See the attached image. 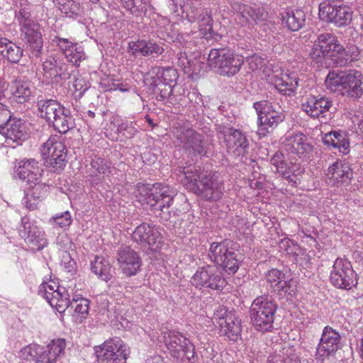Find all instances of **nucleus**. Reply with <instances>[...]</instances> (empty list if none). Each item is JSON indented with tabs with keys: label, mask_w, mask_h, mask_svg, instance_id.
I'll list each match as a JSON object with an SVG mask.
<instances>
[{
	"label": "nucleus",
	"mask_w": 363,
	"mask_h": 363,
	"mask_svg": "<svg viewBox=\"0 0 363 363\" xmlns=\"http://www.w3.org/2000/svg\"><path fill=\"white\" fill-rule=\"evenodd\" d=\"M2 129L6 138L13 141L22 140L26 138V125L21 118H12Z\"/></svg>",
	"instance_id": "27"
},
{
	"label": "nucleus",
	"mask_w": 363,
	"mask_h": 363,
	"mask_svg": "<svg viewBox=\"0 0 363 363\" xmlns=\"http://www.w3.org/2000/svg\"><path fill=\"white\" fill-rule=\"evenodd\" d=\"M72 303H75V306L72 305V308H74L73 317L79 322H82L86 318L89 314V301L84 298H76L75 296L72 298Z\"/></svg>",
	"instance_id": "43"
},
{
	"label": "nucleus",
	"mask_w": 363,
	"mask_h": 363,
	"mask_svg": "<svg viewBox=\"0 0 363 363\" xmlns=\"http://www.w3.org/2000/svg\"><path fill=\"white\" fill-rule=\"evenodd\" d=\"M277 306L271 296L257 297L250 309V323L254 328L262 333L272 331Z\"/></svg>",
	"instance_id": "3"
},
{
	"label": "nucleus",
	"mask_w": 363,
	"mask_h": 363,
	"mask_svg": "<svg viewBox=\"0 0 363 363\" xmlns=\"http://www.w3.org/2000/svg\"><path fill=\"white\" fill-rule=\"evenodd\" d=\"M331 284L338 289L349 290L357 284V277L350 262L337 258L334 262L330 272Z\"/></svg>",
	"instance_id": "10"
},
{
	"label": "nucleus",
	"mask_w": 363,
	"mask_h": 363,
	"mask_svg": "<svg viewBox=\"0 0 363 363\" xmlns=\"http://www.w3.org/2000/svg\"><path fill=\"white\" fill-rule=\"evenodd\" d=\"M316 46L323 50L325 52L330 54L340 45L336 37L328 33L320 34L315 41Z\"/></svg>",
	"instance_id": "42"
},
{
	"label": "nucleus",
	"mask_w": 363,
	"mask_h": 363,
	"mask_svg": "<svg viewBox=\"0 0 363 363\" xmlns=\"http://www.w3.org/2000/svg\"><path fill=\"white\" fill-rule=\"evenodd\" d=\"M46 166L50 171L56 173L61 172L67 164V154H61L59 157L53 158H47L45 161Z\"/></svg>",
	"instance_id": "47"
},
{
	"label": "nucleus",
	"mask_w": 363,
	"mask_h": 363,
	"mask_svg": "<svg viewBox=\"0 0 363 363\" xmlns=\"http://www.w3.org/2000/svg\"><path fill=\"white\" fill-rule=\"evenodd\" d=\"M43 70L48 77L53 78L60 76L62 67L57 63L55 58L45 60L43 63Z\"/></svg>",
	"instance_id": "49"
},
{
	"label": "nucleus",
	"mask_w": 363,
	"mask_h": 363,
	"mask_svg": "<svg viewBox=\"0 0 363 363\" xmlns=\"http://www.w3.org/2000/svg\"><path fill=\"white\" fill-rule=\"evenodd\" d=\"M62 289H60L57 284L53 281L48 283L45 282L40 284L39 287V295L45 298L47 301L50 299L60 297Z\"/></svg>",
	"instance_id": "44"
},
{
	"label": "nucleus",
	"mask_w": 363,
	"mask_h": 363,
	"mask_svg": "<svg viewBox=\"0 0 363 363\" xmlns=\"http://www.w3.org/2000/svg\"><path fill=\"white\" fill-rule=\"evenodd\" d=\"M219 327L224 335L233 341L238 340L242 331L240 320L235 315V313L230 314L225 323Z\"/></svg>",
	"instance_id": "34"
},
{
	"label": "nucleus",
	"mask_w": 363,
	"mask_h": 363,
	"mask_svg": "<svg viewBox=\"0 0 363 363\" xmlns=\"http://www.w3.org/2000/svg\"><path fill=\"white\" fill-rule=\"evenodd\" d=\"M0 53L12 63H17L23 55V50L6 38L0 39Z\"/></svg>",
	"instance_id": "33"
},
{
	"label": "nucleus",
	"mask_w": 363,
	"mask_h": 363,
	"mask_svg": "<svg viewBox=\"0 0 363 363\" xmlns=\"http://www.w3.org/2000/svg\"><path fill=\"white\" fill-rule=\"evenodd\" d=\"M118 262L123 273L127 277L135 275L142 264L139 255L128 246L118 250Z\"/></svg>",
	"instance_id": "19"
},
{
	"label": "nucleus",
	"mask_w": 363,
	"mask_h": 363,
	"mask_svg": "<svg viewBox=\"0 0 363 363\" xmlns=\"http://www.w3.org/2000/svg\"><path fill=\"white\" fill-rule=\"evenodd\" d=\"M348 62L345 48L340 44L337 45L335 50L328 54V57H326V67H342L347 65Z\"/></svg>",
	"instance_id": "39"
},
{
	"label": "nucleus",
	"mask_w": 363,
	"mask_h": 363,
	"mask_svg": "<svg viewBox=\"0 0 363 363\" xmlns=\"http://www.w3.org/2000/svg\"><path fill=\"white\" fill-rule=\"evenodd\" d=\"M362 74L357 70L330 71L325 81L327 89L330 91H363L362 85Z\"/></svg>",
	"instance_id": "8"
},
{
	"label": "nucleus",
	"mask_w": 363,
	"mask_h": 363,
	"mask_svg": "<svg viewBox=\"0 0 363 363\" xmlns=\"http://www.w3.org/2000/svg\"><path fill=\"white\" fill-rule=\"evenodd\" d=\"M24 27L21 28L24 33L25 40L30 45L32 53L35 57H39L43 48L42 34L40 31V26L33 21L30 23H25Z\"/></svg>",
	"instance_id": "22"
},
{
	"label": "nucleus",
	"mask_w": 363,
	"mask_h": 363,
	"mask_svg": "<svg viewBox=\"0 0 363 363\" xmlns=\"http://www.w3.org/2000/svg\"><path fill=\"white\" fill-rule=\"evenodd\" d=\"M327 177L333 186H339L352 178V172L347 164L337 160L328 167Z\"/></svg>",
	"instance_id": "23"
},
{
	"label": "nucleus",
	"mask_w": 363,
	"mask_h": 363,
	"mask_svg": "<svg viewBox=\"0 0 363 363\" xmlns=\"http://www.w3.org/2000/svg\"><path fill=\"white\" fill-rule=\"evenodd\" d=\"M266 281L271 289L277 288L278 291L291 294V281L285 280V274L277 269H272L266 274Z\"/></svg>",
	"instance_id": "30"
},
{
	"label": "nucleus",
	"mask_w": 363,
	"mask_h": 363,
	"mask_svg": "<svg viewBox=\"0 0 363 363\" xmlns=\"http://www.w3.org/2000/svg\"><path fill=\"white\" fill-rule=\"evenodd\" d=\"M40 152L46 159L60 157L61 154H67L65 145L57 135L50 136L41 147Z\"/></svg>",
	"instance_id": "29"
},
{
	"label": "nucleus",
	"mask_w": 363,
	"mask_h": 363,
	"mask_svg": "<svg viewBox=\"0 0 363 363\" xmlns=\"http://www.w3.org/2000/svg\"><path fill=\"white\" fill-rule=\"evenodd\" d=\"M286 151L303 155L311 150V145L307 143L306 136L302 133L292 134L287 136L284 142Z\"/></svg>",
	"instance_id": "25"
},
{
	"label": "nucleus",
	"mask_w": 363,
	"mask_h": 363,
	"mask_svg": "<svg viewBox=\"0 0 363 363\" xmlns=\"http://www.w3.org/2000/svg\"><path fill=\"white\" fill-rule=\"evenodd\" d=\"M244 60L227 48L211 49L208 57L209 66L221 75L233 76L238 73Z\"/></svg>",
	"instance_id": "5"
},
{
	"label": "nucleus",
	"mask_w": 363,
	"mask_h": 363,
	"mask_svg": "<svg viewBox=\"0 0 363 363\" xmlns=\"http://www.w3.org/2000/svg\"><path fill=\"white\" fill-rule=\"evenodd\" d=\"M269 363H301L298 355L295 353L294 347H284L282 350V355L276 354L268 359Z\"/></svg>",
	"instance_id": "40"
},
{
	"label": "nucleus",
	"mask_w": 363,
	"mask_h": 363,
	"mask_svg": "<svg viewBox=\"0 0 363 363\" xmlns=\"http://www.w3.org/2000/svg\"><path fill=\"white\" fill-rule=\"evenodd\" d=\"M14 172L19 179L28 185H32L33 183L41 179L43 169L36 160L23 158L16 161Z\"/></svg>",
	"instance_id": "18"
},
{
	"label": "nucleus",
	"mask_w": 363,
	"mask_h": 363,
	"mask_svg": "<svg viewBox=\"0 0 363 363\" xmlns=\"http://www.w3.org/2000/svg\"><path fill=\"white\" fill-rule=\"evenodd\" d=\"M231 6L233 11L237 13L240 23L242 26H246L250 23L251 6L239 1L233 2Z\"/></svg>",
	"instance_id": "45"
},
{
	"label": "nucleus",
	"mask_w": 363,
	"mask_h": 363,
	"mask_svg": "<svg viewBox=\"0 0 363 363\" xmlns=\"http://www.w3.org/2000/svg\"><path fill=\"white\" fill-rule=\"evenodd\" d=\"M275 172L279 174L284 178H285L289 182H292L293 179L291 178V171L290 168L288 167L287 163L284 161L282 165H278L277 167L275 168Z\"/></svg>",
	"instance_id": "58"
},
{
	"label": "nucleus",
	"mask_w": 363,
	"mask_h": 363,
	"mask_svg": "<svg viewBox=\"0 0 363 363\" xmlns=\"http://www.w3.org/2000/svg\"><path fill=\"white\" fill-rule=\"evenodd\" d=\"M247 62H248L249 67L252 71L262 69L266 63V60L264 59L257 55L248 57L247 58Z\"/></svg>",
	"instance_id": "55"
},
{
	"label": "nucleus",
	"mask_w": 363,
	"mask_h": 363,
	"mask_svg": "<svg viewBox=\"0 0 363 363\" xmlns=\"http://www.w3.org/2000/svg\"><path fill=\"white\" fill-rule=\"evenodd\" d=\"M184 179H182L184 186L192 191H199L207 201L220 199L224 191L223 181L218 177L201 170L199 167L190 166L183 168Z\"/></svg>",
	"instance_id": "1"
},
{
	"label": "nucleus",
	"mask_w": 363,
	"mask_h": 363,
	"mask_svg": "<svg viewBox=\"0 0 363 363\" xmlns=\"http://www.w3.org/2000/svg\"><path fill=\"white\" fill-rule=\"evenodd\" d=\"M121 4L133 15H138L140 11H143V9L135 6L134 0H121Z\"/></svg>",
	"instance_id": "62"
},
{
	"label": "nucleus",
	"mask_w": 363,
	"mask_h": 363,
	"mask_svg": "<svg viewBox=\"0 0 363 363\" xmlns=\"http://www.w3.org/2000/svg\"><path fill=\"white\" fill-rule=\"evenodd\" d=\"M143 201L150 207L157 217L163 220L169 218V208L176 196L175 191L169 186L155 183L151 186H143L140 189Z\"/></svg>",
	"instance_id": "2"
},
{
	"label": "nucleus",
	"mask_w": 363,
	"mask_h": 363,
	"mask_svg": "<svg viewBox=\"0 0 363 363\" xmlns=\"http://www.w3.org/2000/svg\"><path fill=\"white\" fill-rule=\"evenodd\" d=\"M282 20L290 30L298 31L305 25L306 16L301 9L291 10L283 15Z\"/></svg>",
	"instance_id": "35"
},
{
	"label": "nucleus",
	"mask_w": 363,
	"mask_h": 363,
	"mask_svg": "<svg viewBox=\"0 0 363 363\" xmlns=\"http://www.w3.org/2000/svg\"><path fill=\"white\" fill-rule=\"evenodd\" d=\"M147 81L149 82L150 85L151 86V87H150V89H157L158 91H163L164 89L167 90L166 87L162 88V86H166L167 85V84L162 82L160 78L151 77L149 79H146L145 82L147 84Z\"/></svg>",
	"instance_id": "63"
},
{
	"label": "nucleus",
	"mask_w": 363,
	"mask_h": 363,
	"mask_svg": "<svg viewBox=\"0 0 363 363\" xmlns=\"http://www.w3.org/2000/svg\"><path fill=\"white\" fill-rule=\"evenodd\" d=\"M266 13L264 10L262 8H252L251 7L250 20L257 23L259 21L264 20Z\"/></svg>",
	"instance_id": "59"
},
{
	"label": "nucleus",
	"mask_w": 363,
	"mask_h": 363,
	"mask_svg": "<svg viewBox=\"0 0 363 363\" xmlns=\"http://www.w3.org/2000/svg\"><path fill=\"white\" fill-rule=\"evenodd\" d=\"M234 245L235 244L232 240H225L220 242H213L209 249L211 259L228 274H234L240 266Z\"/></svg>",
	"instance_id": "4"
},
{
	"label": "nucleus",
	"mask_w": 363,
	"mask_h": 363,
	"mask_svg": "<svg viewBox=\"0 0 363 363\" xmlns=\"http://www.w3.org/2000/svg\"><path fill=\"white\" fill-rule=\"evenodd\" d=\"M91 271L104 281H108L111 277L112 267L109 262L103 257L96 256L91 263Z\"/></svg>",
	"instance_id": "36"
},
{
	"label": "nucleus",
	"mask_w": 363,
	"mask_h": 363,
	"mask_svg": "<svg viewBox=\"0 0 363 363\" xmlns=\"http://www.w3.org/2000/svg\"><path fill=\"white\" fill-rule=\"evenodd\" d=\"M319 17L327 23H333L337 27L349 25L352 18L351 8L345 5H337L323 1L319 5Z\"/></svg>",
	"instance_id": "11"
},
{
	"label": "nucleus",
	"mask_w": 363,
	"mask_h": 363,
	"mask_svg": "<svg viewBox=\"0 0 363 363\" xmlns=\"http://www.w3.org/2000/svg\"><path fill=\"white\" fill-rule=\"evenodd\" d=\"M172 133L178 145L182 147L188 153L194 155L206 153L202 135L194 129L179 126L174 128Z\"/></svg>",
	"instance_id": "12"
},
{
	"label": "nucleus",
	"mask_w": 363,
	"mask_h": 363,
	"mask_svg": "<svg viewBox=\"0 0 363 363\" xmlns=\"http://www.w3.org/2000/svg\"><path fill=\"white\" fill-rule=\"evenodd\" d=\"M177 64L184 74L192 79L199 74L203 66V63L196 57L189 59L185 52L178 54Z\"/></svg>",
	"instance_id": "26"
},
{
	"label": "nucleus",
	"mask_w": 363,
	"mask_h": 363,
	"mask_svg": "<svg viewBox=\"0 0 363 363\" xmlns=\"http://www.w3.org/2000/svg\"><path fill=\"white\" fill-rule=\"evenodd\" d=\"M12 88L16 91H30L33 84L28 77L20 76L13 82Z\"/></svg>",
	"instance_id": "54"
},
{
	"label": "nucleus",
	"mask_w": 363,
	"mask_h": 363,
	"mask_svg": "<svg viewBox=\"0 0 363 363\" xmlns=\"http://www.w3.org/2000/svg\"><path fill=\"white\" fill-rule=\"evenodd\" d=\"M342 347L341 337L338 332L330 326H325L316 349V359L323 362L333 356Z\"/></svg>",
	"instance_id": "16"
},
{
	"label": "nucleus",
	"mask_w": 363,
	"mask_h": 363,
	"mask_svg": "<svg viewBox=\"0 0 363 363\" xmlns=\"http://www.w3.org/2000/svg\"><path fill=\"white\" fill-rule=\"evenodd\" d=\"M57 45L63 52V54L65 55V52L71 51L73 49H76L77 45H74L72 43L69 41L65 38H58L57 39Z\"/></svg>",
	"instance_id": "64"
},
{
	"label": "nucleus",
	"mask_w": 363,
	"mask_h": 363,
	"mask_svg": "<svg viewBox=\"0 0 363 363\" xmlns=\"http://www.w3.org/2000/svg\"><path fill=\"white\" fill-rule=\"evenodd\" d=\"M332 102L325 97L310 99L306 104H303L304 111L307 114L315 118L320 116L323 112L328 111Z\"/></svg>",
	"instance_id": "32"
},
{
	"label": "nucleus",
	"mask_w": 363,
	"mask_h": 363,
	"mask_svg": "<svg viewBox=\"0 0 363 363\" xmlns=\"http://www.w3.org/2000/svg\"><path fill=\"white\" fill-rule=\"evenodd\" d=\"M65 57L67 60L76 66L79 65V62L84 59V53L80 50V48L76 46V49L65 52Z\"/></svg>",
	"instance_id": "53"
},
{
	"label": "nucleus",
	"mask_w": 363,
	"mask_h": 363,
	"mask_svg": "<svg viewBox=\"0 0 363 363\" xmlns=\"http://www.w3.org/2000/svg\"><path fill=\"white\" fill-rule=\"evenodd\" d=\"M60 295V297L50 299L48 303H49L52 307L55 308L56 310L61 313L65 312L69 306H72L73 303L69 301V296L65 289H62V291Z\"/></svg>",
	"instance_id": "46"
},
{
	"label": "nucleus",
	"mask_w": 363,
	"mask_h": 363,
	"mask_svg": "<svg viewBox=\"0 0 363 363\" xmlns=\"http://www.w3.org/2000/svg\"><path fill=\"white\" fill-rule=\"evenodd\" d=\"M22 228L19 230L21 237L33 250H41L48 245L45 233L26 217L22 218Z\"/></svg>",
	"instance_id": "17"
},
{
	"label": "nucleus",
	"mask_w": 363,
	"mask_h": 363,
	"mask_svg": "<svg viewBox=\"0 0 363 363\" xmlns=\"http://www.w3.org/2000/svg\"><path fill=\"white\" fill-rule=\"evenodd\" d=\"M111 123L117 126V133L122 134L127 139L133 138L138 133L134 122L122 120L118 115L112 117Z\"/></svg>",
	"instance_id": "37"
},
{
	"label": "nucleus",
	"mask_w": 363,
	"mask_h": 363,
	"mask_svg": "<svg viewBox=\"0 0 363 363\" xmlns=\"http://www.w3.org/2000/svg\"><path fill=\"white\" fill-rule=\"evenodd\" d=\"M164 342L172 357H185L191 360L195 356V348L189 339L176 331H170L164 337Z\"/></svg>",
	"instance_id": "15"
},
{
	"label": "nucleus",
	"mask_w": 363,
	"mask_h": 363,
	"mask_svg": "<svg viewBox=\"0 0 363 363\" xmlns=\"http://www.w3.org/2000/svg\"><path fill=\"white\" fill-rule=\"evenodd\" d=\"M230 314H235L232 311H228L226 307L219 306L213 311L212 319L214 323H216L218 326H220L225 321L227 320Z\"/></svg>",
	"instance_id": "50"
},
{
	"label": "nucleus",
	"mask_w": 363,
	"mask_h": 363,
	"mask_svg": "<svg viewBox=\"0 0 363 363\" xmlns=\"http://www.w3.org/2000/svg\"><path fill=\"white\" fill-rule=\"evenodd\" d=\"M225 141L228 152L235 157H242L248 153L250 141L247 135L241 130L230 128L225 135Z\"/></svg>",
	"instance_id": "20"
},
{
	"label": "nucleus",
	"mask_w": 363,
	"mask_h": 363,
	"mask_svg": "<svg viewBox=\"0 0 363 363\" xmlns=\"http://www.w3.org/2000/svg\"><path fill=\"white\" fill-rule=\"evenodd\" d=\"M279 247L280 250L289 255L296 253L298 249V246L289 238L281 239L279 242Z\"/></svg>",
	"instance_id": "56"
},
{
	"label": "nucleus",
	"mask_w": 363,
	"mask_h": 363,
	"mask_svg": "<svg viewBox=\"0 0 363 363\" xmlns=\"http://www.w3.org/2000/svg\"><path fill=\"white\" fill-rule=\"evenodd\" d=\"M191 284L197 288H208L222 290L226 285L225 279L215 266L207 265L199 268L191 279Z\"/></svg>",
	"instance_id": "13"
},
{
	"label": "nucleus",
	"mask_w": 363,
	"mask_h": 363,
	"mask_svg": "<svg viewBox=\"0 0 363 363\" xmlns=\"http://www.w3.org/2000/svg\"><path fill=\"white\" fill-rule=\"evenodd\" d=\"M132 240L142 247H148L152 250L161 248L163 237L160 229L155 225L143 223L136 227L133 232Z\"/></svg>",
	"instance_id": "14"
},
{
	"label": "nucleus",
	"mask_w": 363,
	"mask_h": 363,
	"mask_svg": "<svg viewBox=\"0 0 363 363\" xmlns=\"http://www.w3.org/2000/svg\"><path fill=\"white\" fill-rule=\"evenodd\" d=\"M65 347V339L57 338L52 340L46 350L39 345H31L24 347L21 352L26 359L34 363H55L57 357L64 352Z\"/></svg>",
	"instance_id": "6"
},
{
	"label": "nucleus",
	"mask_w": 363,
	"mask_h": 363,
	"mask_svg": "<svg viewBox=\"0 0 363 363\" xmlns=\"http://www.w3.org/2000/svg\"><path fill=\"white\" fill-rule=\"evenodd\" d=\"M164 52V48L152 41L138 40L128 44V52L134 56H151L156 57Z\"/></svg>",
	"instance_id": "24"
},
{
	"label": "nucleus",
	"mask_w": 363,
	"mask_h": 363,
	"mask_svg": "<svg viewBox=\"0 0 363 363\" xmlns=\"http://www.w3.org/2000/svg\"><path fill=\"white\" fill-rule=\"evenodd\" d=\"M253 107L258 116L257 133L260 137H264L270 130L274 129L284 120V115L272 107L271 103L266 100L254 103Z\"/></svg>",
	"instance_id": "9"
},
{
	"label": "nucleus",
	"mask_w": 363,
	"mask_h": 363,
	"mask_svg": "<svg viewBox=\"0 0 363 363\" xmlns=\"http://www.w3.org/2000/svg\"><path fill=\"white\" fill-rule=\"evenodd\" d=\"M323 142L337 149L343 155H347L350 152V143L343 133L336 131L328 133L325 134Z\"/></svg>",
	"instance_id": "31"
},
{
	"label": "nucleus",
	"mask_w": 363,
	"mask_h": 363,
	"mask_svg": "<svg viewBox=\"0 0 363 363\" xmlns=\"http://www.w3.org/2000/svg\"><path fill=\"white\" fill-rule=\"evenodd\" d=\"M310 56L311 59L316 63H320L321 66L325 65L326 67V57H328V54L325 52V51L320 49V48L316 46L315 43L310 52Z\"/></svg>",
	"instance_id": "52"
},
{
	"label": "nucleus",
	"mask_w": 363,
	"mask_h": 363,
	"mask_svg": "<svg viewBox=\"0 0 363 363\" xmlns=\"http://www.w3.org/2000/svg\"><path fill=\"white\" fill-rule=\"evenodd\" d=\"M49 124H52L54 128L60 133H66L73 125V119L69 111L63 110L61 114H58Z\"/></svg>",
	"instance_id": "38"
},
{
	"label": "nucleus",
	"mask_w": 363,
	"mask_h": 363,
	"mask_svg": "<svg viewBox=\"0 0 363 363\" xmlns=\"http://www.w3.org/2000/svg\"><path fill=\"white\" fill-rule=\"evenodd\" d=\"M12 118L11 113L6 106L0 103V128H3Z\"/></svg>",
	"instance_id": "60"
},
{
	"label": "nucleus",
	"mask_w": 363,
	"mask_h": 363,
	"mask_svg": "<svg viewBox=\"0 0 363 363\" xmlns=\"http://www.w3.org/2000/svg\"><path fill=\"white\" fill-rule=\"evenodd\" d=\"M94 350L99 363H126L130 355L129 347L119 337L108 339Z\"/></svg>",
	"instance_id": "7"
},
{
	"label": "nucleus",
	"mask_w": 363,
	"mask_h": 363,
	"mask_svg": "<svg viewBox=\"0 0 363 363\" xmlns=\"http://www.w3.org/2000/svg\"><path fill=\"white\" fill-rule=\"evenodd\" d=\"M345 51L347 53V58L349 61L357 60L359 55V48L355 45H350L345 48Z\"/></svg>",
	"instance_id": "61"
},
{
	"label": "nucleus",
	"mask_w": 363,
	"mask_h": 363,
	"mask_svg": "<svg viewBox=\"0 0 363 363\" xmlns=\"http://www.w3.org/2000/svg\"><path fill=\"white\" fill-rule=\"evenodd\" d=\"M29 186L30 189L25 193L22 202L28 209L34 211L48 194L50 186L46 183L41 182V179Z\"/></svg>",
	"instance_id": "21"
},
{
	"label": "nucleus",
	"mask_w": 363,
	"mask_h": 363,
	"mask_svg": "<svg viewBox=\"0 0 363 363\" xmlns=\"http://www.w3.org/2000/svg\"><path fill=\"white\" fill-rule=\"evenodd\" d=\"M91 167L93 173L96 176L100 174L109 176L112 174V172L115 169L110 161L99 157L92 159Z\"/></svg>",
	"instance_id": "41"
},
{
	"label": "nucleus",
	"mask_w": 363,
	"mask_h": 363,
	"mask_svg": "<svg viewBox=\"0 0 363 363\" xmlns=\"http://www.w3.org/2000/svg\"><path fill=\"white\" fill-rule=\"evenodd\" d=\"M281 82L286 84V88L284 90L278 88L279 85L276 84L274 86V89H277V91H294L295 89L298 87V79L294 73H291L290 74H285L281 78Z\"/></svg>",
	"instance_id": "51"
},
{
	"label": "nucleus",
	"mask_w": 363,
	"mask_h": 363,
	"mask_svg": "<svg viewBox=\"0 0 363 363\" xmlns=\"http://www.w3.org/2000/svg\"><path fill=\"white\" fill-rule=\"evenodd\" d=\"M52 218L56 225L60 228L67 227L72 223V218L69 211H65L60 215L57 214Z\"/></svg>",
	"instance_id": "57"
},
{
	"label": "nucleus",
	"mask_w": 363,
	"mask_h": 363,
	"mask_svg": "<svg viewBox=\"0 0 363 363\" xmlns=\"http://www.w3.org/2000/svg\"><path fill=\"white\" fill-rule=\"evenodd\" d=\"M57 4L60 11L67 15H78L81 11L79 4L73 0H57Z\"/></svg>",
	"instance_id": "48"
},
{
	"label": "nucleus",
	"mask_w": 363,
	"mask_h": 363,
	"mask_svg": "<svg viewBox=\"0 0 363 363\" xmlns=\"http://www.w3.org/2000/svg\"><path fill=\"white\" fill-rule=\"evenodd\" d=\"M38 107L40 116L50 123L61 111L65 109L59 102L53 99H41L38 101Z\"/></svg>",
	"instance_id": "28"
}]
</instances>
